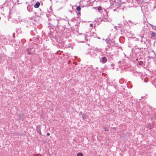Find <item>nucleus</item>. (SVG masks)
<instances>
[{
  "label": "nucleus",
  "mask_w": 156,
  "mask_h": 156,
  "mask_svg": "<svg viewBox=\"0 0 156 156\" xmlns=\"http://www.w3.org/2000/svg\"><path fill=\"white\" fill-rule=\"evenodd\" d=\"M107 61V59L105 57H103L100 59V62L102 63H105Z\"/></svg>",
  "instance_id": "2"
},
{
  "label": "nucleus",
  "mask_w": 156,
  "mask_h": 156,
  "mask_svg": "<svg viewBox=\"0 0 156 156\" xmlns=\"http://www.w3.org/2000/svg\"><path fill=\"white\" fill-rule=\"evenodd\" d=\"M47 136H49V135H50V133H47Z\"/></svg>",
  "instance_id": "11"
},
{
  "label": "nucleus",
  "mask_w": 156,
  "mask_h": 156,
  "mask_svg": "<svg viewBox=\"0 0 156 156\" xmlns=\"http://www.w3.org/2000/svg\"><path fill=\"white\" fill-rule=\"evenodd\" d=\"M83 36H84V38H85V39H86V36L85 34H84Z\"/></svg>",
  "instance_id": "13"
},
{
  "label": "nucleus",
  "mask_w": 156,
  "mask_h": 156,
  "mask_svg": "<svg viewBox=\"0 0 156 156\" xmlns=\"http://www.w3.org/2000/svg\"><path fill=\"white\" fill-rule=\"evenodd\" d=\"M104 130L105 131H108V129H107V128H105L104 129Z\"/></svg>",
  "instance_id": "10"
},
{
  "label": "nucleus",
  "mask_w": 156,
  "mask_h": 156,
  "mask_svg": "<svg viewBox=\"0 0 156 156\" xmlns=\"http://www.w3.org/2000/svg\"><path fill=\"white\" fill-rule=\"evenodd\" d=\"M81 9V8L80 6H78L77 7L76 9V10H78L79 12H80V11Z\"/></svg>",
  "instance_id": "4"
},
{
  "label": "nucleus",
  "mask_w": 156,
  "mask_h": 156,
  "mask_svg": "<svg viewBox=\"0 0 156 156\" xmlns=\"http://www.w3.org/2000/svg\"><path fill=\"white\" fill-rule=\"evenodd\" d=\"M86 115L85 114H83L82 116V117L83 119H84L85 118Z\"/></svg>",
  "instance_id": "8"
},
{
  "label": "nucleus",
  "mask_w": 156,
  "mask_h": 156,
  "mask_svg": "<svg viewBox=\"0 0 156 156\" xmlns=\"http://www.w3.org/2000/svg\"><path fill=\"white\" fill-rule=\"evenodd\" d=\"M155 33L154 32H152L151 33V37H154L155 36Z\"/></svg>",
  "instance_id": "5"
},
{
  "label": "nucleus",
  "mask_w": 156,
  "mask_h": 156,
  "mask_svg": "<svg viewBox=\"0 0 156 156\" xmlns=\"http://www.w3.org/2000/svg\"><path fill=\"white\" fill-rule=\"evenodd\" d=\"M90 26L91 27H92L93 26V24H90Z\"/></svg>",
  "instance_id": "12"
},
{
  "label": "nucleus",
  "mask_w": 156,
  "mask_h": 156,
  "mask_svg": "<svg viewBox=\"0 0 156 156\" xmlns=\"http://www.w3.org/2000/svg\"><path fill=\"white\" fill-rule=\"evenodd\" d=\"M80 14V12H79L78 13H77L78 15L79 14Z\"/></svg>",
  "instance_id": "15"
},
{
  "label": "nucleus",
  "mask_w": 156,
  "mask_h": 156,
  "mask_svg": "<svg viewBox=\"0 0 156 156\" xmlns=\"http://www.w3.org/2000/svg\"><path fill=\"white\" fill-rule=\"evenodd\" d=\"M140 37H141V39H142V38H143V36L142 35H140Z\"/></svg>",
  "instance_id": "14"
},
{
  "label": "nucleus",
  "mask_w": 156,
  "mask_h": 156,
  "mask_svg": "<svg viewBox=\"0 0 156 156\" xmlns=\"http://www.w3.org/2000/svg\"><path fill=\"white\" fill-rule=\"evenodd\" d=\"M143 64V62H139V65H142V64Z\"/></svg>",
  "instance_id": "9"
},
{
  "label": "nucleus",
  "mask_w": 156,
  "mask_h": 156,
  "mask_svg": "<svg viewBox=\"0 0 156 156\" xmlns=\"http://www.w3.org/2000/svg\"><path fill=\"white\" fill-rule=\"evenodd\" d=\"M27 51L28 55H31L34 54V53L35 51L34 49L33 48H29L27 49Z\"/></svg>",
  "instance_id": "1"
},
{
  "label": "nucleus",
  "mask_w": 156,
  "mask_h": 156,
  "mask_svg": "<svg viewBox=\"0 0 156 156\" xmlns=\"http://www.w3.org/2000/svg\"><path fill=\"white\" fill-rule=\"evenodd\" d=\"M40 5V4L39 2H37L34 5V7L35 8H37L39 7Z\"/></svg>",
  "instance_id": "3"
},
{
  "label": "nucleus",
  "mask_w": 156,
  "mask_h": 156,
  "mask_svg": "<svg viewBox=\"0 0 156 156\" xmlns=\"http://www.w3.org/2000/svg\"><path fill=\"white\" fill-rule=\"evenodd\" d=\"M102 9V7L99 6L98 7V10L99 11H101Z\"/></svg>",
  "instance_id": "7"
},
{
  "label": "nucleus",
  "mask_w": 156,
  "mask_h": 156,
  "mask_svg": "<svg viewBox=\"0 0 156 156\" xmlns=\"http://www.w3.org/2000/svg\"><path fill=\"white\" fill-rule=\"evenodd\" d=\"M77 156H83V154L81 153H78L77 154Z\"/></svg>",
  "instance_id": "6"
}]
</instances>
